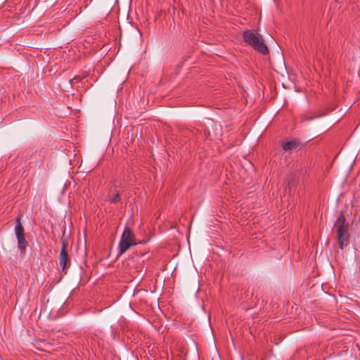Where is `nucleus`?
Returning <instances> with one entry per match:
<instances>
[{
	"label": "nucleus",
	"instance_id": "obj_1",
	"mask_svg": "<svg viewBox=\"0 0 360 360\" xmlns=\"http://www.w3.org/2000/svg\"><path fill=\"white\" fill-rule=\"evenodd\" d=\"M334 227L336 229L339 248L344 250L349 244L350 235L348 231V224L342 212L338 217Z\"/></svg>",
	"mask_w": 360,
	"mask_h": 360
},
{
	"label": "nucleus",
	"instance_id": "obj_2",
	"mask_svg": "<svg viewBox=\"0 0 360 360\" xmlns=\"http://www.w3.org/2000/svg\"><path fill=\"white\" fill-rule=\"evenodd\" d=\"M243 39L245 44L259 53L262 55H267L269 53V49L264 44V39L260 34L248 30L243 32Z\"/></svg>",
	"mask_w": 360,
	"mask_h": 360
},
{
	"label": "nucleus",
	"instance_id": "obj_3",
	"mask_svg": "<svg viewBox=\"0 0 360 360\" xmlns=\"http://www.w3.org/2000/svg\"><path fill=\"white\" fill-rule=\"evenodd\" d=\"M135 245H136V242L134 233L129 227H125L119 243L120 255L124 254Z\"/></svg>",
	"mask_w": 360,
	"mask_h": 360
},
{
	"label": "nucleus",
	"instance_id": "obj_4",
	"mask_svg": "<svg viewBox=\"0 0 360 360\" xmlns=\"http://www.w3.org/2000/svg\"><path fill=\"white\" fill-rule=\"evenodd\" d=\"M15 233L18 240V247L22 254H25L27 242L25 237V229L21 222V215L15 218Z\"/></svg>",
	"mask_w": 360,
	"mask_h": 360
},
{
	"label": "nucleus",
	"instance_id": "obj_5",
	"mask_svg": "<svg viewBox=\"0 0 360 360\" xmlns=\"http://www.w3.org/2000/svg\"><path fill=\"white\" fill-rule=\"evenodd\" d=\"M62 248L59 255V264L62 271L66 273L68 264L70 263V257L67 250L68 242L66 240L62 238Z\"/></svg>",
	"mask_w": 360,
	"mask_h": 360
},
{
	"label": "nucleus",
	"instance_id": "obj_6",
	"mask_svg": "<svg viewBox=\"0 0 360 360\" xmlns=\"http://www.w3.org/2000/svg\"><path fill=\"white\" fill-rule=\"evenodd\" d=\"M304 146V143L299 139L295 138L291 140L283 141L281 147L285 151L299 150Z\"/></svg>",
	"mask_w": 360,
	"mask_h": 360
},
{
	"label": "nucleus",
	"instance_id": "obj_7",
	"mask_svg": "<svg viewBox=\"0 0 360 360\" xmlns=\"http://www.w3.org/2000/svg\"><path fill=\"white\" fill-rule=\"evenodd\" d=\"M120 200H121V197L118 193L110 199V202L115 203V204L117 203Z\"/></svg>",
	"mask_w": 360,
	"mask_h": 360
},
{
	"label": "nucleus",
	"instance_id": "obj_8",
	"mask_svg": "<svg viewBox=\"0 0 360 360\" xmlns=\"http://www.w3.org/2000/svg\"><path fill=\"white\" fill-rule=\"evenodd\" d=\"M81 80L82 77H80L79 76H75L74 78L70 80V83L72 86H73L75 84L79 82Z\"/></svg>",
	"mask_w": 360,
	"mask_h": 360
},
{
	"label": "nucleus",
	"instance_id": "obj_9",
	"mask_svg": "<svg viewBox=\"0 0 360 360\" xmlns=\"http://www.w3.org/2000/svg\"><path fill=\"white\" fill-rule=\"evenodd\" d=\"M285 191H288V192L290 193V191H291V183L290 181H288L285 184Z\"/></svg>",
	"mask_w": 360,
	"mask_h": 360
}]
</instances>
